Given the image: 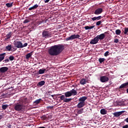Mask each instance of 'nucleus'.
<instances>
[{
  "label": "nucleus",
  "mask_w": 128,
  "mask_h": 128,
  "mask_svg": "<svg viewBox=\"0 0 128 128\" xmlns=\"http://www.w3.org/2000/svg\"><path fill=\"white\" fill-rule=\"evenodd\" d=\"M64 50V46L62 44L52 46L48 50L50 56H58Z\"/></svg>",
  "instance_id": "obj_1"
},
{
  "label": "nucleus",
  "mask_w": 128,
  "mask_h": 128,
  "mask_svg": "<svg viewBox=\"0 0 128 128\" xmlns=\"http://www.w3.org/2000/svg\"><path fill=\"white\" fill-rule=\"evenodd\" d=\"M64 94L65 98H70L72 96H76V94H78V92H76V90H75L74 89H72L70 91L66 92Z\"/></svg>",
  "instance_id": "obj_2"
},
{
  "label": "nucleus",
  "mask_w": 128,
  "mask_h": 128,
  "mask_svg": "<svg viewBox=\"0 0 128 128\" xmlns=\"http://www.w3.org/2000/svg\"><path fill=\"white\" fill-rule=\"evenodd\" d=\"M14 110H16V112H22L24 110V106L22 104L17 103L14 104Z\"/></svg>",
  "instance_id": "obj_3"
},
{
  "label": "nucleus",
  "mask_w": 128,
  "mask_h": 128,
  "mask_svg": "<svg viewBox=\"0 0 128 128\" xmlns=\"http://www.w3.org/2000/svg\"><path fill=\"white\" fill-rule=\"evenodd\" d=\"M42 38H52V33L48 30H44L42 32Z\"/></svg>",
  "instance_id": "obj_4"
},
{
  "label": "nucleus",
  "mask_w": 128,
  "mask_h": 128,
  "mask_svg": "<svg viewBox=\"0 0 128 128\" xmlns=\"http://www.w3.org/2000/svg\"><path fill=\"white\" fill-rule=\"evenodd\" d=\"M80 36V34H72L71 35L70 37H68L66 38V42L68 40H75V38H79Z\"/></svg>",
  "instance_id": "obj_5"
},
{
  "label": "nucleus",
  "mask_w": 128,
  "mask_h": 128,
  "mask_svg": "<svg viewBox=\"0 0 128 128\" xmlns=\"http://www.w3.org/2000/svg\"><path fill=\"white\" fill-rule=\"evenodd\" d=\"M59 98H60V100H63L64 102H71L72 100V98H66L64 95H62Z\"/></svg>",
  "instance_id": "obj_6"
},
{
  "label": "nucleus",
  "mask_w": 128,
  "mask_h": 128,
  "mask_svg": "<svg viewBox=\"0 0 128 128\" xmlns=\"http://www.w3.org/2000/svg\"><path fill=\"white\" fill-rule=\"evenodd\" d=\"M14 46L17 48H22V43L20 41L15 42H14Z\"/></svg>",
  "instance_id": "obj_7"
},
{
  "label": "nucleus",
  "mask_w": 128,
  "mask_h": 128,
  "mask_svg": "<svg viewBox=\"0 0 128 128\" xmlns=\"http://www.w3.org/2000/svg\"><path fill=\"white\" fill-rule=\"evenodd\" d=\"M104 12V10L102 8H98L94 12V14H96V16H98V14H100Z\"/></svg>",
  "instance_id": "obj_8"
},
{
  "label": "nucleus",
  "mask_w": 128,
  "mask_h": 128,
  "mask_svg": "<svg viewBox=\"0 0 128 128\" xmlns=\"http://www.w3.org/2000/svg\"><path fill=\"white\" fill-rule=\"evenodd\" d=\"M108 78L106 76H102L100 78L101 82H108Z\"/></svg>",
  "instance_id": "obj_9"
},
{
  "label": "nucleus",
  "mask_w": 128,
  "mask_h": 128,
  "mask_svg": "<svg viewBox=\"0 0 128 128\" xmlns=\"http://www.w3.org/2000/svg\"><path fill=\"white\" fill-rule=\"evenodd\" d=\"M98 38L96 36L94 38L92 39L91 41L90 42V44H96L98 42Z\"/></svg>",
  "instance_id": "obj_10"
},
{
  "label": "nucleus",
  "mask_w": 128,
  "mask_h": 128,
  "mask_svg": "<svg viewBox=\"0 0 128 128\" xmlns=\"http://www.w3.org/2000/svg\"><path fill=\"white\" fill-rule=\"evenodd\" d=\"M96 37H97L98 40H102L106 38V34H101L96 36Z\"/></svg>",
  "instance_id": "obj_11"
},
{
  "label": "nucleus",
  "mask_w": 128,
  "mask_h": 128,
  "mask_svg": "<svg viewBox=\"0 0 128 128\" xmlns=\"http://www.w3.org/2000/svg\"><path fill=\"white\" fill-rule=\"evenodd\" d=\"M14 34V32H10L5 36L4 38L6 40H10L12 36Z\"/></svg>",
  "instance_id": "obj_12"
},
{
  "label": "nucleus",
  "mask_w": 128,
  "mask_h": 128,
  "mask_svg": "<svg viewBox=\"0 0 128 128\" xmlns=\"http://www.w3.org/2000/svg\"><path fill=\"white\" fill-rule=\"evenodd\" d=\"M124 112L125 111H120V112H115L114 113V116L116 118H118V116H122V114H124Z\"/></svg>",
  "instance_id": "obj_13"
},
{
  "label": "nucleus",
  "mask_w": 128,
  "mask_h": 128,
  "mask_svg": "<svg viewBox=\"0 0 128 128\" xmlns=\"http://www.w3.org/2000/svg\"><path fill=\"white\" fill-rule=\"evenodd\" d=\"M8 70V67H2L0 68V72L4 73Z\"/></svg>",
  "instance_id": "obj_14"
},
{
  "label": "nucleus",
  "mask_w": 128,
  "mask_h": 128,
  "mask_svg": "<svg viewBox=\"0 0 128 128\" xmlns=\"http://www.w3.org/2000/svg\"><path fill=\"white\" fill-rule=\"evenodd\" d=\"M86 100H88L87 96H82L79 98V102H82L83 104H84V102H86Z\"/></svg>",
  "instance_id": "obj_15"
},
{
  "label": "nucleus",
  "mask_w": 128,
  "mask_h": 128,
  "mask_svg": "<svg viewBox=\"0 0 128 128\" xmlns=\"http://www.w3.org/2000/svg\"><path fill=\"white\" fill-rule=\"evenodd\" d=\"M102 16H95L94 18H91L93 22H94V20H102Z\"/></svg>",
  "instance_id": "obj_16"
},
{
  "label": "nucleus",
  "mask_w": 128,
  "mask_h": 128,
  "mask_svg": "<svg viewBox=\"0 0 128 128\" xmlns=\"http://www.w3.org/2000/svg\"><path fill=\"white\" fill-rule=\"evenodd\" d=\"M38 8V4H36L34 6L28 8V10H36Z\"/></svg>",
  "instance_id": "obj_17"
},
{
  "label": "nucleus",
  "mask_w": 128,
  "mask_h": 128,
  "mask_svg": "<svg viewBox=\"0 0 128 128\" xmlns=\"http://www.w3.org/2000/svg\"><path fill=\"white\" fill-rule=\"evenodd\" d=\"M6 53H2L0 54V62H2L4 60V56H6Z\"/></svg>",
  "instance_id": "obj_18"
},
{
  "label": "nucleus",
  "mask_w": 128,
  "mask_h": 128,
  "mask_svg": "<svg viewBox=\"0 0 128 128\" xmlns=\"http://www.w3.org/2000/svg\"><path fill=\"white\" fill-rule=\"evenodd\" d=\"M12 45H8L6 46V50H7V52H12Z\"/></svg>",
  "instance_id": "obj_19"
},
{
  "label": "nucleus",
  "mask_w": 128,
  "mask_h": 128,
  "mask_svg": "<svg viewBox=\"0 0 128 128\" xmlns=\"http://www.w3.org/2000/svg\"><path fill=\"white\" fill-rule=\"evenodd\" d=\"M83 106H84V103L82 102H80L77 105V108H83Z\"/></svg>",
  "instance_id": "obj_20"
},
{
  "label": "nucleus",
  "mask_w": 128,
  "mask_h": 128,
  "mask_svg": "<svg viewBox=\"0 0 128 128\" xmlns=\"http://www.w3.org/2000/svg\"><path fill=\"white\" fill-rule=\"evenodd\" d=\"M44 84H46V82H44V80H42L38 82L37 86H44Z\"/></svg>",
  "instance_id": "obj_21"
},
{
  "label": "nucleus",
  "mask_w": 128,
  "mask_h": 128,
  "mask_svg": "<svg viewBox=\"0 0 128 128\" xmlns=\"http://www.w3.org/2000/svg\"><path fill=\"white\" fill-rule=\"evenodd\" d=\"M33 52H32L30 53L27 54L26 56V60H28V58H30L32 56Z\"/></svg>",
  "instance_id": "obj_22"
},
{
  "label": "nucleus",
  "mask_w": 128,
  "mask_h": 128,
  "mask_svg": "<svg viewBox=\"0 0 128 128\" xmlns=\"http://www.w3.org/2000/svg\"><path fill=\"white\" fill-rule=\"evenodd\" d=\"M126 86H127V88H128V82L121 84V86H120L119 87V88H126Z\"/></svg>",
  "instance_id": "obj_23"
},
{
  "label": "nucleus",
  "mask_w": 128,
  "mask_h": 128,
  "mask_svg": "<svg viewBox=\"0 0 128 128\" xmlns=\"http://www.w3.org/2000/svg\"><path fill=\"white\" fill-rule=\"evenodd\" d=\"M80 84H82V86H84L86 84V79L82 78L80 80Z\"/></svg>",
  "instance_id": "obj_24"
},
{
  "label": "nucleus",
  "mask_w": 128,
  "mask_h": 128,
  "mask_svg": "<svg viewBox=\"0 0 128 128\" xmlns=\"http://www.w3.org/2000/svg\"><path fill=\"white\" fill-rule=\"evenodd\" d=\"M41 101H42V98H39L36 100L34 102L33 104H34L36 106V104H40V102Z\"/></svg>",
  "instance_id": "obj_25"
},
{
  "label": "nucleus",
  "mask_w": 128,
  "mask_h": 128,
  "mask_svg": "<svg viewBox=\"0 0 128 128\" xmlns=\"http://www.w3.org/2000/svg\"><path fill=\"white\" fill-rule=\"evenodd\" d=\"M100 112L101 114H106L108 111H106L104 108L100 110Z\"/></svg>",
  "instance_id": "obj_26"
},
{
  "label": "nucleus",
  "mask_w": 128,
  "mask_h": 128,
  "mask_svg": "<svg viewBox=\"0 0 128 128\" xmlns=\"http://www.w3.org/2000/svg\"><path fill=\"white\" fill-rule=\"evenodd\" d=\"M46 72V69H40L38 70V74H42Z\"/></svg>",
  "instance_id": "obj_27"
},
{
  "label": "nucleus",
  "mask_w": 128,
  "mask_h": 128,
  "mask_svg": "<svg viewBox=\"0 0 128 128\" xmlns=\"http://www.w3.org/2000/svg\"><path fill=\"white\" fill-rule=\"evenodd\" d=\"M21 102H22V104H27L28 102V98H23L21 100Z\"/></svg>",
  "instance_id": "obj_28"
},
{
  "label": "nucleus",
  "mask_w": 128,
  "mask_h": 128,
  "mask_svg": "<svg viewBox=\"0 0 128 128\" xmlns=\"http://www.w3.org/2000/svg\"><path fill=\"white\" fill-rule=\"evenodd\" d=\"M94 26H86L84 27L85 30H92V28H94Z\"/></svg>",
  "instance_id": "obj_29"
},
{
  "label": "nucleus",
  "mask_w": 128,
  "mask_h": 128,
  "mask_svg": "<svg viewBox=\"0 0 128 128\" xmlns=\"http://www.w3.org/2000/svg\"><path fill=\"white\" fill-rule=\"evenodd\" d=\"M8 106H8V104H3L2 105V109L4 110H6V108H8Z\"/></svg>",
  "instance_id": "obj_30"
},
{
  "label": "nucleus",
  "mask_w": 128,
  "mask_h": 128,
  "mask_svg": "<svg viewBox=\"0 0 128 128\" xmlns=\"http://www.w3.org/2000/svg\"><path fill=\"white\" fill-rule=\"evenodd\" d=\"M122 32V31H120V29H118L116 30V34L117 36H120V34Z\"/></svg>",
  "instance_id": "obj_31"
},
{
  "label": "nucleus",
  "mask_w": 128,
  "mask_h": 128,
  "mask_svg": "<svg viewBox=\"0 0 128 128\" xmlns=\"http://www.w3.org/2000/svg\"><path fill=\"white\" fill-rule=\"evenodd\" d=\"M104 60H106V58H100L98 59V62L100 64H102Z\"/></svg>",
  "instance_id": "obj_32"
},
{
  "label": "nucleus",
  "mask_w": 128,
  "mask_h": 128,
  "mask_svg": "<svg viewBox=\"0 0 128 128\" xmlns=\"http://www.w3.org/2000/svg\"><path fill=\"white\" fill-rule=\"evenodd\" d=\"M123 32H124V34H128V28H124V30H123Z\"/></svg>",
  "instance_id": "obj_33"
},
{
  "label": "nucleus",
  "mask_w": 128,
  "mask_h": 128,
  "mask_svg": "<svg viewBox=\"0 0 128 128\" xmlns=\"http://www.w3.org/2000/svg\"><path fill=\"white\" fill-rule=\"evenodd\" d=\"M12 3H7L6 4V6L7 8H12Z\"/></svg>",
  "instance_id": "obj_34"
},
{
  "label": "nucleus",
  "mask_w": 128,
  "mask_h": 128,
  "mask_svg": "<svg viewBox=\"0 0 128 128\" xmlns=\"http://www.w3.org/2000/svg\"><path fill=\"white\" fill-rule=\"evenodd\" d=\"M83 112H84V108H81L78 111L77 114H80Z\"/></svg>",
  "instance_id": "obj_35"
},
{
  "label": "nucleus",
  "mask_w": 128,
  "mask_h": 128,
  "mask_svg": "<svg viewBox=\"0 0 128 128\" xmlns=\"http://www.w3.org/2000/svg\"><path fill=\"white\" fill-rule=\"evenodd\" d=\"M102 20L98 21L96 22V26H100V24H102Z\"/></svg>",
  "instance_id": "obj_36"
},
{
  "label": "nucleus",
  "mask_w": 128,
  "mask_h": 128,
  "mask_svg": "<svg viewBox=\"0 0 128 128\" xmlns=\"http://www.w3.org/2000/svg\"><path fill=\"white\" fill-rule=\"evenodd\" d=\"M14 60V56L11 55L9 56V60H10L12 62Z\"/></svg>",
  "instance_id": "obj_37"
},
{
  "label": "nucleus",
  "mask_w": 128,
  "mask_h": 128,
  "mask_svg": "<svg viewBox=\"0 0 128 128\" xmlns=\"http://www.w3.org/2000/svg\"><path fill=\"white\" fill-rule=\"evenodd\" d=\"M30 22V20L26 19L24 22V24H28V22Z\"/></svg>",
  "instance_id": "obj_38"
},
{
  "label": "nucleus",
  "mask_w": 128,
  "mask_h": 128,
  "mask_svg": "<svg viewBox=\"0 0 128 128\" xmlns=\"http://www.w3.org/2000/svg\"><path fill=\"white\" fill-rule=\"evenodd\" d=\"M110 52L108 51L106 52L104 54V56H108L110 54Z\"/></svg>",
  "instance_id": "obj_39"
},
{
  "label": "nucleus",
  "mask_w": 128,
  "mask_h": 128,
  "mask_svg": "<svg viewBox=\"0 0 128 128\" xmlns=\"http://www.w3.org/2000/svg\"><path fill=\"white\" fill-rule=\"evenodd\" d=\"M10 62V60L8 58L5 59L3 60V62Z\"/></svg>",
  "instance_id": "obj_40"
},
{
  "label": "nucleus",
  "mask_w": 128,
  "mask_h": 128,
  "mask_svg": "<svg viewBox=\"0 0 128 128\" xmlns=\"http://www.w3.org/2000/svg\"><path fill=\"white\" fill-rule=\"evenodd\" d=\"M46 108L52 110V109L54 108V106H48L46 107Z\"/></svg>",
  "instance_id": "obj_41"
},
{
  "label": "nucleus",
  "mask_w": 128,
  "mask_h": 128,
  "mask_svg": "<svg viewBox=\"0 0 128 128\" xmlns=\"http://www.w3.org/2000/svg\"><path fill=\"white\" fill-rule=\"evenodd\" d=\"M119 40L118 39V38H115L114 40V42H115V44H118V42Z\"/></svg>",
  "instance_id": "obj_42"
},
{
  "label": "nucleus",
  "mask_w": 128,
  "mask_h": 128,
  "mask_svg": "<svg viewBox=\"0 0 128 128\" xmlns=\"http://www.w3.org/2000/svg\"><path fill=\"white\" fill-rule=\"evenodd\" d=\"M22 48H26V46H28V43H25L24 44H22Z\"/></svg>",
  "instance_id": "obj_43"
},
{
  "label": "nucleus",
  "mask_w": 128,
  "mask_h": 128,
  "mask_svg": "<svg viewBox=\"0 0 128 128\" xmlns=\"http://www.w3.org/2000/svg\"><path fill=\"white\" fill-rule=\"evenodd\" d=\"M118 106H122V102H117Z\"/></svg>",
  "instance_id": "obj_44"
},
{
  "label": "nucleus",
  "mask_w": 128,
  "mask_h": 128,
  "mask_svg": "<svg viewBox=\"0 0 128 128\" xmlns=\"http://www.w3.org/2000/svg\"><path fill=\"white\" fill-rule=\"evenodd\" d=\"M42 118L46 120V115L42 116Z\"/></svg>",
  "instance_id": "obj_45"
},
{
  "label": "nucleus",
  "mask_w": 128,
  "mask_h": 128,
  "mask_svg": "<svg viewBox=\"0 0 128 128\" xmlns=\"http://www.w3.org/2000/svg\"><path fill=\"white\" fill-rule=\"evenodd\" d=\"M122 128H128V124H126L122 126Z\"/></svg>",
  "instance_id": "obj_46"
},
{
  "label": "nucleus",
  "mask_w": 128,
  "mask_h": 128,
  "mask_svg": "<svg viewBox=\"0 0 128 128\" xmlns=\"http://www.w3.org/2000/svg\"><path fill=\"white\" fill-rule=\"evenodd\" d=\"M12 48H13L14 51L16 50H17L16 48V46H12Z\"/></svg>",
  "instance_id": "obj_47"
},
{
  "label": "nucleus",
  "mask_w": 128,
  "mask_h": 128,
  "mask_svg": "<svg viewBox=\"0 0 128 128\" xmlns=\"http://www.w3.org/2000/svg\"><path fill=\"white\" fill-rule=\"evenodd\" d=\"M7 127L8 128H12V125L8 124Z\"/></svg>",
  "instance_id": "obj_48"
},
{
  "label": "nucleus",
  "mask_w": 128,
  "mask_h": 128,
  "mask_svg": "<svg viewBox=\"0 0 128 128\" xmlns=\"http://www.w3.org/2000/svg\"><path fill=\"white\" fill-rule=\"evenodd\" d=\"M44 2H45V4H46V3L48 2H50V0H45Z\"/></svg>",
  "instance_id": "obj_49"
},
{
  "label": "nucleus",
  "mask_w": 128,
  "mask_h": 128,
  "mask_svg": "<svg viewBox=\"0 0 128 128\" xmlns=\"http://www.w3.org/2000/svg\"><path fill=\"white\" fill-rule=\"evenodd\" d=\"M2 115L0 114V120H2Z\"/></svg>",
  "instance_id": "obj_50"
},
{
  "label": "nucleus",
  "mask_w": 128,
  "mask_h": 128,
  "mask_svg": "<svg viewBox=\"0 0 128 128\" xmlns=\"http://www.w3.org/2000/svg\"><path fill=\"white\" fill-rule=\"evenodd\" d=\"M38 128H46V127H44V126H40Z\"/></svg>",
  "instance_id": "obj_51"
},
{
  "label": "nucleus",
  "mask_w": 128,
  "mask_h": 128,
  "mask_svg": "<svg viewBox=\"0 0 128 128\" xmlns=\"http://www.w3.org/2000/svg\"><path fill=\"white\" fill-rule=\"evenodd\" d=\"M80 2H82L83 0H79Z\"/></svg>",
  "instance_id": "obj_52"
},
{
  "label": "nucleus",
  "mask_w": 128,
  "mask_h": 128,
  "mask_svg": "<svg viewBox=\"0 0 128 128\" xmlns=\"http://www.w3.org/2000/svg\"><path fill=\"white\" fill-rule=\"evenodd\" d=\"M58 96H62V94H58Z\"/></svg>",
  "instance_id": "obj_53"
},
{
  "label": "nucleus",
  "mask_w": 128,
  "mask_h": 128,
  "mask_svg": "<svg viewBox=\"0 0 128 128\" xmlns=\"http://www.w3.org/2000/svg\"><path fill=\"white\" fill-rule=\"evenodd\" d=\"M2 24V20H0V24Z\"/></svg>",
  "instance_id": "obj_54"
},
{
  "label": "nucleus",
  "mask_w": 128,
  "mask_h": 128,
  "mask_svg": "<svg viewBox=\"0 0 128 128\" xmlns=\"http://www.w3.org/2000/svg\"><path fill=\"white\" fill-rule=\"evenodd\" d=\"M52 98H54V95H52Z\"/></svg>",
  "instance_id": "obj_55"
},
{
  "label": "nucleus",
  "mask_w": 128,
  "mask_h": 128,
  "mask_svg": "<svg viewBox=\"0 0 128 128\" xmlns=\"http://www.w3.org/2000/svg\"><path fill=\"white\" fill-rule=\"evenodd\" d=\"M104 34H106V32H105Z\"/></svg>",
  "instance_id": "obj_56"
}]
</instances>
